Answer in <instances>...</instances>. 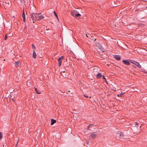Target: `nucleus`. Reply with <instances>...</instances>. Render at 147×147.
Listing matches in <instances>:
<instances>
[{"instance_id": "dca6fc26", "label": "nucleus", "mask_w": 147, "mask_h": 147, "mask_svg": "<svg viewBox=\"0 0 147 147\" xmlns=\"http://www.w3.org/2000/svg\"><path fill=\"white\" fill-rule=\"evenodd\" d=\"M135 124H134V127H138V122H135Z\"/></svg>"}, {"instance_id": "423d86ee", "label": "nucleus", "mask_w": 147, "mask_h": 147, "mask_svg": "<svg viewBox=\"0 0 147 147\" xmlns=\"http://www.w3.org/2000/svg\"><path fill=\"white\" fill-rule=\"evenodd\" d=\"M114 57L117 60H119L121 59V57L119 55H115Z\"/></svg>"}, {"instance_id": "cd10ccee", "label": "nucleus", "mask_w": 147, "mask_h": 147, "mask_svg": "<svg viewBox=\"0 0 147 147\" xmlns=\"http://www.w3.org/2000/svg\"><path fill=\"white\" fill-rule=\"evenodd\" d=\"M12 17H13V18H14V16H13Z\"/></svg>"}, {"instance_id": "c85d7f7f", "label": "nucleus", "mask_w": 147, "mask_h": 147, "mask_svg": "<svg viewBox=\"0 0 147 147\" xmlns=\"http://www.w3.org/2000/svg\"><path fill=\"white\" fill-rule=\"evenodd\" d=\"M12 95L11 96V97H12Z\"/></svg>"}, {"instance_id": "b1692460", "label": "nucleus", "mask_w": 147, "mask_h": 147, "mask_svg": "<svg viewBox=\"0 0 147 147\" xmlns=\"http://www.w3.org/2000/svg\"><path fill=\"white\" fill-rule=\"evenodd\" d=\"M32 47L34 49L35 48V46L34 45V44H32Z\"/></svg>"}, {"instance_id": "f03ea898", "label": "nucleus", "mask_w": 147, "mask_h": 147, "mask_svg": "<svg viewBox=\"0 0 147 147\" xmlns=\"http://www.w3.org/2000/svg\"><path fill=\"white\" fill-rule=\"evenodd\" d=\"M63 58L64 57L63 56H61L58 59V66L59 67H60L61 65L62 62L61 60L62 59H63Z\"/></svg>"}, {"instance_id": "a211bd4d", "label": "nucleus", "mask_w": 147, "mask_h": 147, "mask_svg": "<svg viewBox=\"0 0 147 147\" xmlns=\"http://www.w3.org/2000/svg\"><path fill=\"white\" fill-rule=\"evenodd\" d=\"M93 125V124H90L87 127V129L88 130L89 128Z\"/></svg>"}, {"instance_id": "39448f33", "label": "nucleus", "mask_w": 147, "mask_h": 147, "mask_svg": "<svg viewBox=\"0 0 147 147\" xmlns=\"http://www.w3.org/2000/svg\"><path fill=\"white\" fill-rule=\"evenodd\" d=\"M123 63L126 65H130L129 61L128 60H123L122 61Z\"/></svg>"}, {"instance_id": "aec40b11", "label": "nucleus", "mask_w": 147, "mask_h": 147, "mask_svg": "<svg viewBox=\"0 0 147 147\" xmlns=\"http://www.w3.org/2000/svg\"><path fill=\"white\" fill-rule=\"evenodd\" d=\"M3 135L1 132H0V140H1L2 138Z\"/></svg>"}, {"instance_id": "0eeeda50", "label": "nucleus", "mask_w": 147, "mask_h": 147, "mask_svg": "<svg viewBox=\"0 0 147 147\" xmlns=\"http://www.w3.org/2000/svg\"><path fill=\"white\" fill-rule=\"evenodd\" d=\"M96 134H95L94 133H92L90 134L91 137L92 138H94L96 137Z\"/></svg>"}, {"instance_id": "4468645a", "label": "nucleus", "mask_w": 147, "mask_h": 147, "mask_svg": "<svg viewBox=\"0 0 147 147\" xmlns=\"http://www.w3.org/2000/svg\"><path fill=\"white\" fill-rule=\"evenodd\" d=\"M80 14L79 13L75 14L74 17L78 18L79 17H80Z\"/></svg>"}, {"instance_id": "bb28decb", "label": "nucleus", "mask_w": 147, "mask_h": 147, "mask_svg": "<svg viewBox=\"0 0 147 147\" xmlns=\"http://www.w3.org/2000/svg\"><path fill=\"white\" fill-rule=\"evenodd\" d=\"M84 96L85 97H86V98H88V97L87 96H86V95H84Z\"/></svg>"}, {"instance_id": "393cba45", "label": "nucleus", "mask_w": 147, "mask_h": 147, "mask_svg": "<svg viewBox=\"0 0 147 147\" xmlns=\"http://www.w3.org/2000/svg\"><path fill=\"white\" fill-rule=\"evenodd\" d=\"M23 20L24 22H25L26 21L25 18H23Z\"/></svg>"}, {"instance_id": "f8f14e48", "label": "nucleus", "mask_w": 147, "mask_h": 147, "mask_svg": "<svg viewBox=\"0 0 147 147\" xmlns=\"http://www.w3.org/2000/svg\"><path fill=\"white\" fill-rule=\"evenodd\" d=\"M19 63H20L18 61L15 62V65L16 67H18L19 65Z\"/></svg>"}, {"instance_id": "9b49d317", "label": "nucleus", "mask_w": 147, "mask_h": 147, "mask_svg": "<svg viewBox=\"0 0 147 147\" xmlns=\"http://www.w3.org/2000/svg\"><path fill=\"white\" fill-rule=\"evenodd\" d=\"M125 93V92H121V93L118 94L117 95V96L118 97H123V95Z\"/></svg>"}, {"instance_id": "a878e982", "label": "nucleus", "mask_w": 147, "mask_h": 147, "mask_svg": "<svg viewBox=\"0 0 147 147\" xmlns=\"http://www.w3.org/2000/svg\"><path fill=\"white\" fill-rule=\"evenodd\" d=\"M102 77H102V78L103 79H105V80H106V78H105V77L104 76H102Z\"/></svg>"}, {"instance_id": "1a4fd4ad", "label": "nucleus", "mask_w": 147, "mask_h": 147, "mask_svg": "<svg viewBox=\"0 0 147 147\" xmlns=\"http://www.w3.org/2000/svg\"><path fill=\"white\" fill-rule=\"evenodd\" d=\"M51 125H53L54 123H55L56 122V121L54 119H51Z\"/></svg>"}, {"instance_id": "6ab92c4d", "label": "nucleus", "mask_w": 147, "mask_h": 147, "mask_svg": "<svg viewBox=\"0 0 147 147\" xmlns=\"http://www.w3.org/2000/svg\"><path fill=\"white\" fill-rule=\"evenodd\" d=\"M22 16L23 18H25V15L24 14V9L23 11L22 14Z\"/></svg>"}, {"instance_id": "7ed1b4c3", "label": "nucleus", "mask_w": 147, "mask_h": 147, "mask_svg": "<svg viewBox=\"0 0 147 147\" xmlns=\"http://www.w3.org/2000/svg\"><path fill=\"white\" fill-rule=\"evenodd\" d=\"M36 13H32L31 14V18L33 21H36V15L35 14H36Z\"/></svg>"}, {"instance_id": "f257e3e1", "label": "nucleus", "mask_w": 147, "mask_h": 147, "mask_svg": "<svg viewBox=\"0 0 147 147\" xmlns=\"http://www.w3.org/2000/svg\"><path fill=\"white\" fill-rule=\"evenodd\" d=\"M40 14H40H38H38L36 13V14H35V15H36V21H38L41 20L44 18V16L42 15H39Z\"/></svg>"}, {"instance_id": "4be33fe9", "label": "nucleus", "mask_w": 147, "mask_h": 147, "mask_svg": "<svg viewBox=\"0 0 147 147\" xmlns=\"http://www.w3.org/2000/svg\"><path fill=\"white\" fill-rule=\"evenodd\" d=\"M124 135L122 133V132H120V135L119 136H123Z\"/></svg>"}, {"instance_id": "412c9836", "label": "nucleus", "mask_w": 147, "mask_h": 147, "mask_svg": "<svg viewBox=\"0 0 147 147\" xmlns=\"http://www.w3.org/2000/svg\"><path fill=\"white\" fill-rule=\"evenodd\" d=\"M74 11H72L71 12V15L72 16H74Z\"/></svg>"}, {"instance_id": "9d476101", "label": "nucleus", "mask_w": 147, "mask_h": 147, "mask_svg": "<svg viewBox=\"0 0 147 147\" xmlns=\"http://www.w3.org/2000/svg\"><path fill=\"white\" fill-rule=\"evenodd\" d=\"M33 56L32 57L34 58H35L36 56V54L35 51L34 50L33 51Z\"/></svg>"}, {"instance_id": "2eb2a0df", "label": "nucleus", "mask_w": 147, "mask_h": 147, "mask_svg": "<svg viewBox=\"0 0 147 147\" xmlns=\"http://www.w3.org/2000/svg\"><path fill=\"white\" fill-rule=\"evenodd\" d=\"M34 89H35V91L36 92V93L38 94H40V92H38V90H37V89L35 88V87H34Z\"/></svg>"}, {"instance_id": "c756f323", "label": "nucleus", "mask_w": 147, "mask_h": 147, "mask_svg": "<svg viewBox=\"0 0 147 147\" xmlns=\"http://www.w3.org/2000/svg\"><path fill=\"white\" fill-rule=\"evenodd\" d=\"M146 8H147V7H146Z\"/></svg>"}, {"instance_id": "ddd939ff", "label": "nucleus", "mask_w": 147, "mask_h": 147, "mask_svg": "<svg viewBox=\"0 0 147 147\" xmlns=\"http://www.w3.org/2000/svg\"><path fill=\"white\" fill-rule=\"evenodd\" d=\"M27 85L29 87H30L31 85V83L30 82L27 81Z\"/></svg>"}, {"instance_id": "f3484780", "label": "nucleus", "mask_w": 147, "mask_h": 147, "mask_svg": "<svg viewBox=\"0 0 147 147\" xmlns=\"http://www.w3.org/2000/svg\"><path fill=\"white\" fill-rule=\"evenodd\" d=\"M54 14H55V17L57 18V20H59L58 16L55 11H54Z\"/></svg>"}, {"instance_id": "6e6552de", "label": "nucleus", "mask_w": 147, "mask_h": 147, "mask_svg": "<svg viewBox=\"0 0 147 147\" xmlns=\"http://www.w3.org/2000/svg\"><path fill=\"white\" fill-rule=\"evenodd\" d=\"M102 76L100 73H98L97 74L96 76V78L98 79L100 78Z\"/></svg>"}, {"instance_id": "5701e85b", "label": "nucleus", "mask_w": 147, "mask_h": 147, "mask_svg": "<svg viewBox=\"0 0 147 147\" xmlns=\"http://www.w3.org/2000/svg\"><path fill=\"white\" fill-rule=\"evenodd\" d=\"M7 39V34H6L5 35L4 39H5V40H6Z\"/></svg>"}, {"instance_id": "20e7f679", "label": "nucleus", "mask_w": 147, "mask_h": 147, "mask_svg": "<svg viewBox=\"0 0 147 147\" xmlns=\"http://www.w3.org/2000/svg\"><path fill=\"white\" fill-rule=\"evenodd\" d=\"M131 62L134 64L136 66H137L138 67L140 68L141 67V66L140 65L139 63L138 62H136V61L132 60L131 61Z\"/></svg>"}]
</instances>
